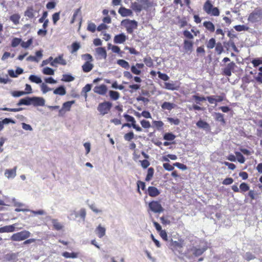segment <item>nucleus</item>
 Returning a JSON list of instances; mask_svg holds the SVG:
<instances>
[{
	"label": "nucleus",
	"instance_id": "35",
	"mask_svg": "<svg viewBox=\"0 0 262 262\" xmlns=\"http://www.w3.org/2000/svg\"><path fill=\"white\" fill-rule=\"evenodd\" d=\"M176 138V136L172 133H167L164 135L163 139L166 141H172Z\"/></svg>",
	"mask_w": 262,
	"mask_h": 262
},
{
	"label": "nucleus",
	"instance_id": "50",
	"mask_svg": "<svg viewBox=\"0 0 262 262\" xmlns=\"http://www.w3.org/2000/svg\"><path fill=\"white\" fill-rule=\"evenodd\" d=\"M215 44L216 42L215 39L214 38H211L207 42V47L210 49H213L214 47Z\"/></svg>",
	"mask_w": 262,
	"mask_h": 262
},
{
	"label": "nucleus",
	"instance_id": "63",
	"mask_svg": "<svg viewBox=\"0 0 262 262\" xmlns=\"http://www.w3.org/2000/svg\"><path fill=\"white\" fill-rule=\"evenodd\" d=\"M82 58L86 61L91 62L93 60L92 56L88 53L82 55Z\"/></svg>",
	"mask_w": 262,
	"mask_h": 262
},
{
	"label": "nucleus",
	"instance_id": "64",
	"mask_svg": "<svg viewBox=\"0 0 262 262\" xmlns=\"http://www.w3.org/2000/svg\"><path fill=\"white\" fill-rule=\"evenodd\" d=\"M252 63L254 67H256L262 64V60L259 58H254L252 60Z\"/></svg>",
	"mask_w": 262,
	"mask_h": 262
},
{
	"label": "nucleus",
	"instance_id": "19",
	"mask_svg": "<svg viewBox=\"0 0 262 262\" xmlns=\"http://www.w3.org/2000/svg\"><path fill=\"white\" fill-rule=\"evenodd\" d=\"M148 195L152 197L158 196L160 194L159 190L155 187L149 186L147 189Z\"/></svg>",
	"mask_w": 262,
	"mask_h": 262
},
{
	"label": "nucleus",
	"instance_id": "32",
	"mask_svg": "<svg viewBox=\"0 0 262 262\" xmlns=\"http://www.w3.org/2000/svg\"><path fill=\"white\" fill-rule=\"evenodd\" d=\"M25 15L29 18H32L34 17V9L32 7H29L25 12Z\"/></svg>",
	"mask_w": 262,
	"mask_h": 262
},
{
	"label": "nucleus",
	"instance_id": "12",
	"mask_svg": "<svg viewBox=\"0 0 262 262\" xmlns=\"http://www.w3.org/2000/svg\"><path fill=\"white\" fill-rule=\"evenodd\" d=\"M107 86L105 84H101L99 86H96L93 91L95 93L101 95H104L107 92Z\"/></svg>",
	"mask_w": 262,
	"mask_h": 262
},
{
	"label": "nucleus",
	"instance_id": "44",
	"mask_svg": "<svg viewBox=\"0 0 262 262\" xmlns=\"http://www.w3.org/2000/svg\"><path fill=\"white\" fill-rule=\"evenodd\" d=\"M32 42L33 38H32L28 39L26 42L21 41V46L25 49H27L32 43Z\"/></svg>",
	"mask_w": 262,
	"mask_h": 262
},
{
	"label": "nucleus",
	"instance_id": "49",
	"mask_svg": "<svg viewBox=\"0 0 262 262\" xmlns=\"http://www.w3.org/2000/svg\"><path fill=\"white\" fill-rule=\"evenodd\" d=\"M235 155L237 157V161L240 163H244L245 161V159L244 158V157L243 156V155L242 154L241 152H235Z\"/></svg>",
	"mask_w": 262,
	"mask_h": 262
},
{
	"label": "nucleus",
	"instance_id": "45",
	"mask_svg": "<svg viewBox=\"0 0 262 262\" xmlns=\"http://www.w3.org/2000/svg\"><path fill=\"white\" fill-rule=\"evenodd\" d=\"M192 98L195 100V102L197 104H200V102L206 100V97H200L196 95H194L192 96Z\"/></svg>",
	"mask_w": 262,
	"mask_h": 262
},
{
	"label": "nucleus",
	"instance_id": "21",
	"mask_svg": "<svg viewBox=\"0 0 262 262\" xmlns=\"http://www.w3.org/2000/svg\"><path fill=\"white\" fill-rule=\"evenodd\" d=\"M196 125L199 128L205 130H209L210 128L209 124L207 122L201 119L196 122Z\"/></svg>",
	"mask_w": 262,
	"mask_h": 262
},
{
	"label": "nucleus",
	"instance_id": "2",
	"mask_svg": "<svg viewBox=\"0 0 262 262\" xmlns=\"http://www.w3.org/2000/svg\"><path fill=\"white\" fill-rule=\"evenodd\" d=\"M121 24L126 28L128 33L132 34L134 30L137 28L138 22L135 20L126 19L123 20Z\"/></svg>",
	"mask_w": 262,
	"mask_h": 262
},
{
	"label": "nucleus",
	"instance_id": "60",
	"mask_svg": "<svg viewBox=\"0 0 262 262\" xmlns=\"http://www.w3.org/2000/svg\"><path fill=\"white\" fill-rule=\"evenodd\" d=\"M173 166L177 167L179 169H181L182 170H185L187 168L186 165H185L182 163H179V162H176V163H174Z\"/></svg>",
	"mask_w": 262,
	"mask_h": 262
},
{
	"label": "nucleus",
	"instance_id": "55",
	"mask_svg": "<svg viewBox=\"0 0 262 262\" xmlns=\"http://www.w3.org/2000/svg\"><path fill=\"white\" fill-rule=\"evenodd\" d=\"M158 74L159 78L164 81H167L169 79V76L165 73H162L160 72H158Z\"/></svg>",
	"mask_w": 262,
	"mask_h": 262
},
{
	"label": "nucleus",
	"instance_id": "56",
	"mask_svg": "<svg viewBox=\"0 0 262 262\" xmlns=\"http://www.w3.org/2000/svg\"><path fill=\"white\" fill-rule=\"evenodd\" d=\"M123 116L127 122H130L132 124L136 123V120L133 117L126 114H124Z\"/></svg>",
	"mask_w": 262,
	"mask_h": 262
},
{
	"label": "nucleus",
	"instance_id": "9",
	"mask_svg": "<svg viewBox=\"0 0 262 262\" xmlns=\"http://www.w3.org/2000/svg\"><path fill=\"white\" fill-rule=\"evenodd\" d=\"M57 64L65 66L67 64V61L63 58V55H60L57 57H56L51 62L50 65L52 67H57Z\"/></svg>",
	"mask_w": 262,
	"mask_h": 262
},
{
	"label": "nucleus",
	"instance_id": "24",
	"mask_svg": "<svg viewBox=\"0 0 262 262\" xmlns=\"http://www.w3.org/2000/svg\"><path fill=\"white\" fill-rule=\"evenodd\" d=\"M176 104L169 102H164L161 105L162 108L163 110H167L171 111L172 109L174 108Z\"/></svg>",
	"mask_w": 262,
	"mask_h": 262
},
{
	"label": "nucleus",
	"instance_id": "38",
	"mask_svg": "<svg viewBox=\"0 0 262 262\" xmlns=\"http://www.w3.org/2000/svg\"><path fill=\"white\" fill-rule=\"evenodd\" d=\"M165 88L167 90L174 91L178 89V87L173 83L165 82Z\"/></svg>",
	"mask_w": 262,
	"mask_h": 262
},
{
	"label": "nucleus",
	"instance_id": "31",
	"mask_svg": "<svg viewBox=\"0 0 262 262\" xmlns=\"http://www.w3.org/2000/svg\"><path fill=\"white\" fill-rule=\"evenodd\" d=\"M117 63L120 66L125 69L127 70L129 68V64L128 62L124 59H118L117 61Z\"/></svg>",
	"mask_w": 262,
	"mask_h": 262
},
{
	"label": "nucleus",
	"instance_id": "15",
	"mask_svg": "<svg viewBox=\"0 0 262 262\" xmlns=\"http://www.w3.org/2000/svg\"><path fill=\"white\" fill-rule=\"evenodd\" d=\"M75 103V100L69 101L63 103L61 109H60L59 111V114H61L63 111H64L65 112L70 111L72 105L74 104Z\"/></svg>",
	"mask_w": 262,
	"mask_h": 262
},
{
	"label": "nucleus",
	"instance_id": "11",
	"mask_svg": "<svg viewBox=\"0 0 262 262\" xmlns=\"http://www.w3.org/2000/svg\"><path fill=\"white\" fill-rule=\"evenodd\" d=\"M17 166H15L12 169H7L4 175L8 179H14L16 176Z\"/></svg>",
	"mask_w": 262,
	"mask_h": 262
},
{
	"label": "nucleus",
	"instance_id": "18",
	"mask_svg": "<svg viewBox=\"0 0 262 262\" xmlns=\"http://www.w3.org/2000/svg\"><path fill=\"white\" fill-rule=\"evenodd\" d=\"M32 97H26L24 98H22L19 100L17 103V106H20L22 105H30L32 104Z\"/></svg>",
	"mask_w": 262,
	"mask_h": 262
},
{
	"label": "nucleus",
	"instance_id": "40",
	"mask_svg": "<svg viewBox=\"0 0 262 262\" xmlns=\"http://www.w3.org/2000/svg\"><path fill=\"white\" fill-rule=\"evenodd\" d=\"M19 19L20 16L17 14H13L10 17V20L15 25L19 23Z\"/></svg>",
	"mask_w": 262,
	"mask_h": 262
},
{
	"label": "nucleus",
	"instance_id": "47",
	"mask_svg": "<svg viewBox=\"0 0 262 262\" xmlns=\"http://www.w3.org/2000/svg\"><path fill=\"white\" fill-rule=\"evenodd\" d=\"M41 90L43 94H46L47 92L52 91V89L48 86L45 83H42L40 85Z\"/></svg>",
	"mask_w": 262,
	"mask_h": 262
},
{
	"label": "nucleus",
	"instance_id": "37",
	"mask_svg": "<svg viewBox=\"0 0 262 262\" xmlns=\"http://www.w3.org/2000/svg\"><path fill=\"white\" fill-rule=\"evenodd\" d=\"M42 72L45 75H53L54 74V70L49 67L43 68Z\"/></svg>",
	"mask_w": 262,
	"mask_h": 262
},
{
	"label": "nucleus",
	"instance_id": "6",
	"mask_svg": "<svg viewBox=\"0 0 262 262\" xmlns=\"http://www.w3.org/2000/svg\"><path fill=\"white\" fill-rule=\"evenodd\" d=\"M112 106V103L110 101H105L98 105V111L102 115L108 113Z\"/></svg>",
	"mask_w": 262,
	"mask_h": 262
},
{
	"label": "nucleus",
	"instance_id": "43",
	"mask_svg": "<svg viewBox=\"0 0 262 262\" xmlns=\"http://www.w3.org/2000/svg\"><path fill=\"white\" fill-rule=\"evenodd\" d=\"M11 94L14 97H18L27 94V93H26L25 91H15L11 92Z\"/></svg>",
	"mask_w": 262,
	"mask_h": 262
},
{
	"label": "nucleus",
	"instance_id": "3",
	"mask_svg": "<svg viewBox=\"0 0 262 262\" xmlns=\"http://www.w3.org/2000/svg\"><path fill=\"white\" fill-rule=\"evenodd\" d=\"M261 19L262 9L257 8L249 14L248 20L251 23H254L260 21Z\"/></svg>",
	"mask_w": 262,
	"mask_h": 262
},
{
	"label": "nucleus",
	"instance_id": "17",
	"mask_svg": "<svg viewBox=\"0 0 262 262\" xmlns=\"http://www.w3.org/2000/svg\"><path fill=\"white\" fill-rule=\"evenodd\" d=\"M207 249V247L204 246L201 248H197L194 247L192 251L193 252V254L195 256H199L201 255Z\"/></svg>",
	"mask_w": 262,
	"mask_h": 262
},
{
	"label": "nucleus",
	"instance_id": "25",
	"mask_svg": "<svg viewBox=\"0 0 262 262\" xmlns=\"http://www.w3.org/2000/svg\"><path fill=\"white\" fill-rule=\"evenodd\" d=\"M203 26L209 31L213 32L215 30L214 25L209 21H206L203 23Z\"/></svg>",
	"mask_w": 262,
	"mask_h": 262
},
{
	"label": "nucleus",
	"instance_id": "41",
	"mask_svg": "<svg viewBox=\"0 0 262 262\" xmlns=\"http://www.w3.org/2000/svg\"><path fill=\"white\" fill-rule=\"evenodd\" d=\"M92 85L91 84H87L84 86L81 91V93H84V97H87L86 93L90 92L92 89Z\"/></svg>",
	"mask_w": 262,
	"mask_h": 262
},
{
	"label": "nucleus",
	"instance_id": "53",
	"mask_svg": "<svg viewBox=\"0 0 262 262\" xmlns=\"http://www.w3.org/2000/svg\"><path fill=\"white\" fill-rule=\"evenodd\" d=\"M239 188L241 191L246 192L249 190L250 187L247 183L243 182L241 184Z\"/></svg>",
	"mask_w": 262,
	"mask_h": 262
},
{
	"label": "nucleus",
	"instance_id": "33",
	"mask_svg": "<svg viewBox=\"0 0 262 262\" xmlns=\"http://www.w3.org/2000/svg\"><path fill=\"white\" fill-rule=\"evenodd\" d=\"M51 222L55 229L58 231L62 229L63 226L57 220L53 219Z\"/></svg>",
	"mask_w": 262,
	"mask_h": 262
},
{
	"label": "nucleus",
	"instance_id": "29",
	"mask_svg": "<svg viewBox=\"0 0 262 262\" xmlns=\"http://www.w3.org/2000/svg\"><path fill=\"white\" fill-rule=\"evenodd\" d=\"M29 79L32 82H34L37 84H39L42 82V80L40 77H38L35 75H31Z\"/></svg>",
	"mask_w": 262,
	"mask_h": 262
},
{
	"label": "nucleus",
	"instance_id": "52",
	"mask_svg": "<svg viewBox=\"0 0 262 262\" xmlns=\"http://www.w3.org/2000/svg\"><path fill=\"white\" fill-rule=\"evenodd\" d=\"M134 138V134L133 132H130L127 134H126L124 138L126 141H130Z\"/></svg>",
	"mask_w": 262,
	"mask_h": 262
},
{
	"label": "nucleus",
	"instance_id": "20",
	"mask_svg": "<svg viewBox=\"0 0 262 262\" xmlns=\"http://www.w3.org/2000/svg\"><path fill=\"white\" fill-rule=\"evenodd\" d=\"M15 224L5 226L0 228V233L12 232L15 231Z\"/></svg>",
	"mask_w": 262,
	"mask_h": 262
},
{
	"label": "nucleus",
	"instance_id": "34",
	"mask_svg": "<svg viewBox=\"0 0 262 262\" xmlns=\"http://www.w3.org/2000/svg\"><path fill=\"white\" fill-rule=\"evenodd\" d=\"M62 255L65 258H75L78 257V254L77 253L72 252L69 253L68 252H64L62 253Z\"/></svg>",
	"mask_w": 262,
	"mask_h": 262
},
{
	"label": "nucleus",
	"instance_id": "28",
	"mask_svg": "<svg viewBox=\"0 0 262 262\" xmlns=\"http://www.w3.org/2000/svg\"><path fill=\"white\" fill-rule=\"evenodd\" d=\"M96 232L98 237L102 238L105 234V229L101 225H99L96 228Z\"/></svg>",
	"mask_w": 262,
	"mask_h": 262
},
{
	"label": "nucleus",
	"instance_id": "59",
	"mask_svg": "<svg viewBox=\"0 0 262 262\" xmlns=\"http://www.w3.org/2000/svg\"><path fill=\"white\" fill-rule=\"evenodd\" d=\"M223 47L221 42H217L215 46V51L218 54H221L223 51Z\"/></svg>",
	"mask_w": 262,
	"mask_h": 262
},
{
	"label": "nucleus",
	"instance_id": "5",
	"mask_svg": "<svg viewBox=\"0 0 262 262\" xmlns=\"http://www.w3.org/2000/svg\"><path fill=\"white\" fill-rule=\"evenodd\" d=\"M30 232L28 231L23 230L19 232L13 234L10 237L13 241H21L30 237Z\"/></svg>",
	"mask_w": 262,
	"mask_h": 262
},
{
	"label": "nucleus",
	"instance_id": "14",
	"mask_svg": "<svg viewBox=\"0 0 262 262\" xmlns=\"http://www.w3.org/2000/svg\"><path fill=\"white\" fill-rule=\"evenodd\" d=\"M118 13L123 17L131 16L133 15L132 10L123 7L119 9Z\"/></svg>",
	"mask_w": 262,
	"mask_h": 262
},
{
	"label": "nucleus",
	"instance_id": "26",
	"mask_svg": "<svg viewBox=\"0 0 262 262\" xmlns=\"http://www.w3.org/2000/svg\"><path fill=\"white\" fill-rule=\"evenodd\" d=\"M193 42L187 39L184 41V49L187 51H191L192 49Z\"/></svg>",
	"mask_w": 262,
	"mask_h": 262
},
{
	"label": "nucleus",
	"instance_id": "13",
	"mask_svg": "<svg viewBox=\"0 0 262 262\" xmlns=\"http://www.w3.org/2000/svg\"><path fill=\"white\" fill-rule=\"evenodd\" d=\"M126 39V36L122 33L115 36L114 42L117 44H121L125 42Z\"/></svg>",
	"mask_w": 262,
	"mask_h": 262
},
{
	"label": "nucleus",
	"instance_id": "61",
	"mask_svg": "<svg viewBox=\"0 0 262 262\" xmlns=\"http://www.w3.org/2000/svg\"><path fill=\"white\" fill-rule=\"evenodd\" d=\"M131 72L136 75H140L141 73V71L140 70L138 69L136 66L133 65L130 68Z\"/></svg>",
	"mask_w": 262,
	"mask_h": 262
},
{
	"label": "nucleus",
	"instance_id": "30",
	"mask_svg": "<svg viewBox=\"0 0 262 262\" xmlns=\"http://www.w3.org/2000/svg\"><path fill=\"white\" fill-rule=\"evenodd\" d=\"M109 96L111 99L113 100H117L120 97V94L118 92L112 90L109 91Z\"/></svg>",
	"mask_w": 262,
	"mask_h": 262
},
{
	"label": "nucleus",
	"instance_id": "57",
	"mask_svg": "<svg viewBox=\"0 0 262 262\" xmlns=\"http://www.w3.org/2000/svg\"><path fill=\"white\" fill-rule=\"evenodd\" d=\"M60 18V12H56L52 15L53 22L54 25L56 24V23L59 20Z\"/></svg>",
	"mask_w": 262,
	"mask_h": 262
},
{
	"label": "nucleus",
	"instance_id": "54",
	"mask_svg": "<svg viewBox=\"0 0 262 262\" xmlns=\"http://www.w3.org/2000/svg\"><path fill=\"white\" fill-rule=\"evenodd\" d=\"M244 258L248 261L254 259L255 257L250 252H246L244 255Z\"/></svg>",
	"mask_w": 262,
	"mask_h": 262
},
{
	"label": "nucleus",
	"instance_id": "48",
	"mask_svg": "<svg viewBox=\"0 0 262 262\" xmlns=\"http://www.w3.org/2000/svg\"><path fill=\"white\" fill-rule=\"evenodd\" d=\"M143 61L148 67H152L153 66V62L150 57H146L144 58Z\"/></svg>",
	"mask_w": 262,
	"mask_h": 262
},
{
	"label": "nucleus",
	"instance_id": "10",
	"mask_svg": "<svg viewBox=\"0 0 262 262\" xmlns=\"http://www.w3.org/2000/svg\"><path fill=\"white\" fill-rule=\"evenodd\" d=\"M235 64L234 62H231L227 64L226 67L223 69V74L225 76H230L231 72L234 70Z\"/></svg>",
	"mask_w": 262,
	"mask_h": 262
},
{
	"label": "nucleus",
	"instance_id": "7",
	"mask_svg": "<svg viewBox=\"0 0 262 262\" xmlns=\"http://www.w3.org/2000/svg\"><path fill=\"white\" fill-rule=\"evenodd\" d=\"M149 208L154 213H160L164 211L163 208L158 201H151L148 204Z\"/></svg>",
	"mask_w": 262,
	"mask_h": 262
},
{
	"label": "nucleus",
	"instance_id": "51",
	"mask_svg": "<svg viewBox=\"0 0 262 262\" xmlns=\"http://www.w3.org/2000/svg\"><path fill=\"white\" fill-rule=\"evenodd\" d=\"M235 30L237 31H242L248 30L249 28L245 25H236L234 27Z\"/></svg>",
	"mask_w": 262,
	"mask_h": 262
},
{
	"label": "nucleus",
	"instance_id": "8",
	"mask_svg": "<svg viewBox=\"0 0 262 262\" xmlns=\"http://www.w3.org/2000/svg\"><path fill=\"white\" fill-rule=\"evenodd\" d=\"M32 104L34 106H43L45 105V100L40 97L34 96L32 97Z\"/></svg>",
	"mask_w": 262,
	"mask_h": 262
},
{
	"label": "nucleus",
	"instance_id": "22",
	"mask_svg": "<svg viewBox=\"0 0 262 262\" xmlns=\"http://www.w3.org/2000/svg\"><path fill=\"white\" fill-rule=\"evenodd\" d=\"M94 65L91 62L86 61L82 66V71L85 73L90 72L93 68Z\"/></svg>",
	"mask_w": 262,
	"mask_h": 262
},
{
	"label": "nucleus",
	"instance_id": "46",
	"mask_svg": "<svg viewBox=\"0 0 262 262\" xmlns=\"http://www.w3.org/2000/svg\"><path fill=\"white\" fill-rule=\"evenodd\" d=\"M21 39L19 38H14L11 42V46L12 47H16L18 46L20 43L21 44Z\"/></svg>",
	"mask_w": 262,
	"mask_h": 262
},
{
	"label": "nucleus",
	"instance_id": "42",
	"mask_svg": "<svg viewBox=\"0 0 262 262\" xmlns=\"http://www.w3.org/2000/svg\"><path fill=\"white\" fill-rule=\"evenodd\" d=\"M215 119L218 121L222 122L223 123H225V120L224 118V115L220 113H215Z\"/></svg>",
	"mask_w": 262,
	"mask_h": 262
},
{
	"label": "nucleus",
	"instance_id": "36",
	"mask_svg": "<svg viewBox=\"0 0 262 262\" xmlns=\"http://www.w3.org/2000/svg\"><path fill=\"white\" fill-rule=\"evenodd\" d=\"M74 79V77L71 74H63L62 75L61 80L65 82H71L73 81Z\"/></svg>",
	"mask_w": 262,
	"mask_h": 262
},
{
	"label": "nucleus",
	"instance_id": "39",
	"mask_svg": "<svg viewBox=\"0 0 262 262\" xmlns=\"http://www.w3.org/2000/svg\"><path fill=\"white\" fill-rule=\"evenodd\" d=\"M154 173V168L152 167L149 168L147 170V174L146 175L145 180L146 181H150L152 177H153Z\"/></svg>",
	"mask_w": 262,
	"mask_h": 262
},
{
	"label": "nucleus",
	"instance_id": "1",
	"mask_svg": "<svg viewBox=\"0 0 262 262\" xmlns=\"http://www.w3.org/2000/svg\"><path fill=\"white\" fill-rule=\"evenodd\" d=\"M151 6L149 0H136L131 3L130 8L136 13H139L143 10L147 11Z\"/></svg>",
	"mask_w": 262,
	"mask_h": 262
},
{
	"label": "nucleus",
	"instance_id": "27",
	"mask_svg": "<svg viewBox=\"0 0 262 262\" xmlns=\"http://www.w3.org/2000/svg\"><path fill=\"white\" fill-rule=\"evenodd\" d=\"M213 5L209 1H207L204 5L203 9L207 13L210 14Z\"/></svg>",
	"mask_w": 262,
	"mask_h": 262
},
{
	"label": "nucleus",
	"instance_id": "4",
	"mask_svg": "<svg viewBox=\"0 0 262 262\" xmlns=\"http://www.w3.org/2000/svg\"><path fill=\"white\" fill-rule=\"evenodd\" d=\"M183 242L181 241H173L171 239L168 243L169 247L174 252L180 254L182 253Z\"/></svg>",
	"mask_w": 262,
	"mask_h": 262
},
{
	"label": "nucleus",
	"instance_id": "58",
	"mask_svg": "<svg viewBox=\"0 0 262 262\" xmlns=\"http://www.w3.org/2000/svg\"><path fill=\"white\" fill-rule=\"evenodd\" d=\"M1 122H2L3 126H4V124H8L9 123H12V124L15 123V122L14 120H13V119H12L11 118H7L3 119L2 121H1Z\"/></svg>",
	"mask_w": 262,
	"mask_h": 262
},
{
	"label": "nucleus",
	"instance_id": "16",
	"mask_svg": "<svg viewBox=\"0 0 262 262\" xmlns=\"http://www.w3.org/2000/svg\"><path fill=\"white\" fill-rule=\"evenodd\" d=\"M96 52L99 56V59H105L107 57V53L106 50L103 47H98L96 49Z\"/></svg>",
	"mask_w": 262,
	"mask_h": 262
},
{
	"label": "nucleus",
	"instance_id": "23",
	"mask_svg": "<svg viewBox=\"0 0 262 262\" xmlns=\"http://www.w3.org/2000/svg\"><path fill=\"white\" fill-rule=\"evenodd\" d=\"M53 93L60 96L64 95L66 94V88L63 85H60L54 90Z\"/></svg>",
	"mask_w": 262,
	"mask_h": 262
},
{
	"label": "nucleus",
	"instance_id": "62",
	"mask_svg": "<svg viewBox=\"0 0 262 262\" xmlns=\"http://www.w3.org/2000/svg\"><path fill=\"white\" fill-rule=\"evenodd\" d=\"M87 29L88 31H91L93 33L96 31V26L95 25L94 23H90L88 24Z\"/></svg>",
	"mask_w": 262,
	"mask_h": 262
}]
</instances>
